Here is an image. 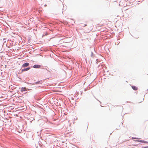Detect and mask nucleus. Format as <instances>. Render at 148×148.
I'll return each mask as SVG.
<instances>
[{
    "mask_svg": "<svg viewBox=\"0 0 148 148\" xmlns=\"http://www.w3.org/2000/svg\"><path fill=\"white\" fill-rule=\"evenodd\" d=\"M23 65H29V64L28 63H24L23 64Z\"/></svg>",
    "mask_w": 148,
    "mask_h": 148,
    "instance_id": "5",
    "label": "nucleus"
},
{
    "mask_svg": "<svg viewBox=\"0 0 148 148\" xmlns=\"http://www.w3.org/2000/svg\"><path fill=\"white\" fill-rule=\"evenodd\" d=\"M147 90H148V89H147Z\"/></svg>",
    "mask_w": 148,
    "mask_h": 148,
    "instance_id": "9",
    "label": "nucleus"
},
{
    "mask_svg": "<svg viewBox=\"0 0 148 148\" xmlns=\"http://www.w3.org/2000/svg\"><path fill=\"white\" fill-rule=\"evenodd\" d=\"M30 69V67H28L27 68L23 69L22 70V71H27Z\"/></svg>",
    "mask_w": 148,
    "mask_h": 148,
    "instance_id": "1",
    "label": "nucleus"
},
{
    "mask_svg": "<svg viewBox=\"0 0 148 148\" xmlns=\"http://www.w3.org/2000/svg\"><path fill=\"white\" fill-rule=\"evenodd\" d=\"M139 142H141L145 143V141H144V140H141L140 141H139Z\"/></svg>",
    "mask_w": 148,
    "mask_h": 148,
    "instance_id": "6",
    "label": "nucleus"
},
{
    "mask_svg": "<svg viewBox=\"0 0 148 148\" xmlns=\"http://www.w3.org/2000/svg\"><path fill=\"white\" fill-rule=\"evenodd\" d=\"M132 88L134 90H137L138 89V88L135 86H132Z\"/></svg>",
    "mask_w": 148,
    "mask_h": 148,
    "instance_id": "3",
    "label": "nucleus"
},
{
    "mask_svg": "<svg viewBox=\"0 0 148 148\" xmlns=\"http://www.w3.org/2000/svg\"><path fill=\"white\" fill-rule=\"evenodd\" d=\"M141 148H148V146L144 147H142Z\"/></svg>",
    "mask_w": 148,
    "mask_h": 148,
    "instance_id": "7",
    "label": "nucleus"
},
{
    "mask_svg": "<svg viewBox=\"0 0 148 148\" xmlns=\"http://www.w3.org/2000/svg\"><path fill=\"white\" fill-rule=\"evenodd\" d=\"M40 65H34L33 67L35 68H40Z\"/></svg>",
    "mask_w": 148,
    "mask_h": 148,
    "instance_id": "4",
    "label": "nucleus"
},
{
    "mask_svg": "<svg viewBox=\"0 0 148 148\" xmlns=\"http://www.w3.org/2000/svg\"><path fill=\"white\" fill-rule=\"evenodd\" d=\"M27 89H26L25 87H22L21 91L22 92L27 90Z\"/></svg>",
    "mask_w": 148,
    "mask_h": 148,
    "instance_id": "2",
    "label": "nucleus"
},
{
    "mask_svg": "<svg viewBox=\"0 0 148 148\" xmlns=\"http://www.w3.org/2000/svg\"><path fill=\"white\" fill-rule=\"evenodd\" d=\"M28 65H23V66H24V67H26Z\"/></svg>",
    "mask_w": 148,
    "mask_h": 148,
    "instance_id": "8",
    "label": "nucleus"
}]
</instances>
